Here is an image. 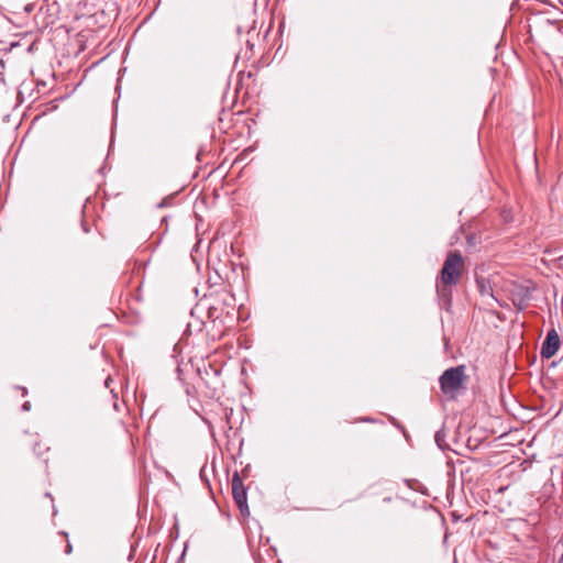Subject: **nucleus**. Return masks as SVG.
Segmentation results:
<instances>
[{
    "mask_svg": "<svg viewBox=\"0 0 563 563\" xmlns=\"http://www.w3.org/2000/svg\"><path fill=\"white\" fill-rule=\"evenodd\" d=\"M232 495L235 504L240 508V510L243 512L244 510H247V494L246 489L243 485V482L238 473H234L232 476Z\"/></svg>",
    "mask_w": 563,
    "mask_h": 563,
    "instance_id": "3",
    "label": "nucleus"
},
{
    "mask_svg": "<svg viewBox=\"0 0 563 563\" xmlns=\"http://www.w3.org/2000/svg\"><path fill=\"white\" fill-rule=\"evenodd\" d=\"M476 285L478 288V291L483 297H489L492 300L497 301V299L494 296V290L490 285V282L485 278H477Z\"/></svg>",
    "mask_w": 563,
    "mask_h": 563,
    "instance_id": "7",
    "label": "nucleus"
},
{
    "mask_svg": "<svg viewBox=\"0 0 563 563\" xmlns=\"http://www.w3.org/2000/svg\"><path fill=\"white\" fill-rule=\"evenodd\" d=\"M19 389H21L23 391V395H25L27 393L26 388L25 387H18Z\"/></svg>",
    "mask_w": 563,
    "mask_h": 563,
    "instance_id": "11",
    "label": "nucleus"
},
{
    "mask_svg": "<svg viewBox=\"0 0 563 563\" xmlns=\"http://www.w3.org/2000/svg\"><path fill=\"white\" fill-rule=\"evenodd\" d=\"M31 409V404L30 401H25L23 405H22V410L23 411H29Z\"/></svg>",
    "mask_w": 563,
    "mask_h": 563,
    "instance_id": "9",
    "label": "nucleus"
},
{
    "mask_svg": "<svg viewBox=\"0 0 563 563\" xmlns=\"http://www.w3.org/2000/svg\"><path fill=\"white\" fill-rule=\"evenodd\" d=\"M211 371L213 372V374H214V376H216V378H217V377H218V374H219V373H218V371H216V369H213V368H211Z\"/></svg>",
    "mask_w": 563,
    "mask_h": 563,
    "instance_id": "12",
    "label": "nucleus"
},
{
    "mask_svg": "<svg viewBox=\"0 0 563 563\" xmlns=\"http://www.w3.org/2000/svg\"><path fill=\"white\" fill-rule=\"evenodd\" d=\"M70 552H71V545L67 544L66 553H70Z\"/></svg>",
    "mask_w": 563,
    "mask_h": 563,
    "instance_id": "10",
    "label": "nucleus"
},
{
    "mask_svg": "<svg viewBox=\"0 0 563 563\" xmlns=\"http://www.w3.org/2000/svg\"><path fill=\"white\" fill-rule=\"evenodd\" d=\"M464 269V260L460 252H450L440 272V278L445 284H457Z\"/></svg>",
    "mask_w": 563,
    "mask_h": 563,
    "instance_id": "1",
    "label": "nucleus"
},
{
    "mask_svg": "<svg viewBox=\"0 0 563 563\" xmlns=\"http://www.w3.org/2000/svg\"><path fill=\"white\" fill-rule=\"evenodd\" d=\"M455 284H445L441 279L437 284V292L438 296L441 299V303L444 308L449 309L451 306V299H452V286Z\"/></svg>",
    "mask_w": 563,
    "mask_h": 563,
    "instance_id": "6",
    "label": "nucleus"
},
{
    "mask_svg": "<svg viewBox=\"0 0 563 563\" xmlns=\"http://www.w3.org/2000/svg\"><path fill=\"white\" fill-rule=\"evenodd\" d=\"M444 437H445V434L442 430L437 431V433L434 435L435 442L439 445V448H441V449L443 448L442 443L444 441Z\"/></svg>",
    "mask_w": 563,
    "mask_h": 563,
    "instance_id": "8",
    "label": "nucleus"
},
{
    "mask_svg": "<svg viewBox=\"0 0 563 563\" xmlns=\"http://www.w3.org/2000/svg\"><path fill=\"white\" fill-rule=\"evenodd\" d=\"M561 340L558 332L552 329L548 332L545 340L542 342L540 354L543 358H551L560 349Z\"/></svg>",
    "mask_w": 563,
    "mask_h": 563,
    "instance_id": "4",
    "label": "nucleus"
},
{
    "mask_svg": "<svg viewBox=\"0 0 563 563\" xmlns=\"http://www.w3.org/2000/svg\"><path fill=\"white\" fill-rule=\"evenodd\" d=\"M468 243H474V238H468Z\"/></svg>",
    "mask_w": 563,
    "mask_h": 563,
    "instance_id": "13",
    "label": "nucleus"
},
{
    "mask_svg": "<svg viewBox=\"0 0 563 563\" xmlns=\"http://www.w3.org/2000/svg\"><path fill=\"white\" fill-rule=\"evenodd\" d=\"M464 379V367L456 366L446 369L439 378L440 387L443 394L453 395L457 391L463 384Z\"/></svg>",
    "mask_w": 563,
    "mask_h": 563,
    "instance_id": "2",
    "label": "nucleus"
},
{
    "mask_svg": "<svg viewBox=\"0 0 563 563\" xmlns=\"http://www.w3.org/2000/svg\"><path fill=\"white\" fill-rule=\"evenodd\" d=\"M511 298L517 309L523 310L531 299V289L526 286H515L511 290Z\"/></svg>",
    "mask_w": 563,
    "mask_h": 563,
    "instance_id": "5",
    "label": "nucleus"
}]
</instances>
